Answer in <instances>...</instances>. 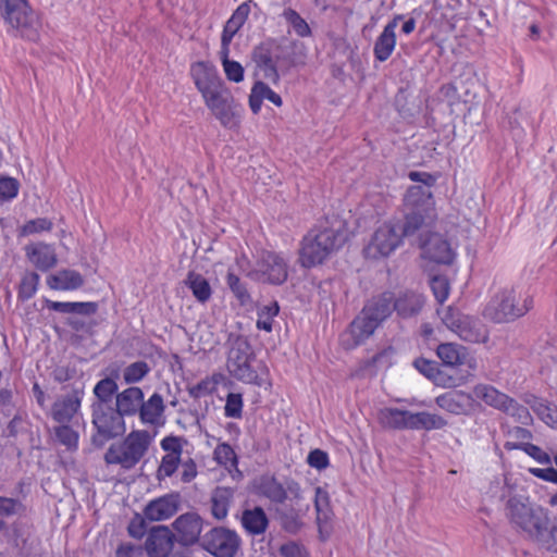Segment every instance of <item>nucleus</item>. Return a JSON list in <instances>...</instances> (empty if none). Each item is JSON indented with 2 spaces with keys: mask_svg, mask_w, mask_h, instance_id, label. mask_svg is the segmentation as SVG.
<instances>
[{
  "mask_svg": "<svg viewBox=\"0 0 557 557\" xmlns=\"http://www.w3.org/2000/svg\"><path fill=\"white\" fill-rule=\"evenodd\" d=\"M403 219L382 223L374 232L363 253L368 259H381L394 252L405 236L414 234L436 219L435 201L426 189L409 187L404 197Z\"/></svg>",
  "mask_w": 557,
  "mask_h": 557,
  "instance_id": "nucleus-1",
  "label": "nucleus"
},
{
  "mask_svg": "<svg viewBox=\"0 0 557 557\" xmlns=\"http://www.w3.org/2000/svg\"><path fill=\"white\" fill-rule=\"evenodd\" d=\"M347 240V231L341 221L321 224L309 231L302 238L299 250V263L304 268L322 264Z\"/></svg>",
  "mask_w": 557,
  "mask_h": 557,
  "instance_id": "nucleus-2",
  "label": "nucleus"
},
{
  "mask_svg": "<svg viewBox=\"0 0 557 557\" xmlns=\"http://www.w3.org/2000/svg\"><path fill=\"white\" fill-rule=\"evenodd\" d=\"M0 15L7 33L29 44H39L42 21L28 0H0Z\"/></svg>",
  "mask_w": 557,
  "mask_h": 557,
  "instance_id": "nucleus-3",
  "label": "nucleus"
},
{
  "mask_svg": "<svg viewBox=\"0 0 557 557\" xmlns=\"http://www.w3.org/2000/svg\"><path fill=\"white\" fill-rule=\"evenodd\" d=\"M534 306L533 296L518 288L495 293L483 310V317L497 324L510 323L524 317Z\"/></svg>",
  "mask_w": 557,
  "mask_h": 557,
  "instance_id": "nucleus-4",
  "label": "nucleus"
},
{
  "mask_svg": "<svg viewBox=\"0 0 557 557\" xmlns=\"http://www.w3.org/2000/svg\"><path fill=\"white\" fill-rule=\"evenodd\" d=\"M393 295L384 293L369 300L351 322L347 335L354 339L352 346L370 337L393 311Z\"/></svg>",
  "mask_w": 557,
  "mask_h": 557,
  "instance_id": "nucleus-5",
  "label": "nucleus"
},
{
  "mask_svg": "<svg viewBox=\"0 0 557 557\" xmlns=\"http://www.w3.org/2000/svg\"><path fill=\"white\" fill-rule=\"evenodd\" d=\"M237 268L251 280L282 284L287 278V260L277 252L263 251L251 268L245 255L236 258Z\"/></svg>",
  "mask_w": 557,
  "mask_h": 557,
  "instance_id": "nucleus-6",
  "label": "nucleus"
},
{
  "mask_svg": "<svg viewBox=\"0 0 557 557\" xmlns=\"http://www.w3.org/2000/svg\"><path fill=\"white\" fill-rule=\"evenodd\" d=\"M154 435L145 430L132 431L123 442L112 444L106 455L108 465H119L123 469H132L147 453Z\"/></svg>",
  "mask_w": 557,
  "mask_h": 557,
  "instance_id": "nucleus-7",
  "label": "nucleus"
},
{
  "mask_svg": "<svg viewBox=\"0 0 557 557\" xmlns=\"http://www.w3.org/2000/svg\"><path fill=\"white\" fill-rule=\"evenodd\" d=\"M507 515L510 521L527 533L529 537L540 535L549 519L545 510L533 505L525 496H512L507 503Z\"/></svg>",
  "mask_w": 557,
  "mask_h": 557,
  "instance_id": "nucleus-8",
  "label": "nucleus"
},
{
  "mask_svg": "<svg viewBox=\"0 0 557 557\" xmlns=\"http://www.w3.org/2000/svg\"><path fill=\"white\" fill-rule=\"evenodd\" d=\"M201 97L206 107L223 127L235 129L239 126L240 110L225 84L201 95Z\"/></svg>",
  "mask_w": 557,
  "mask_h": 557,
  "instance_id": "nucleus-9",
  "label": "nucleus"
},
{
  "mask_svg": "<svg viewBox=\"0 0 557 557\" xmlns=\"http://www.w3.org/2000/svg\"><path fill=\"white\" fill-rule=\"evenodd\" d=\"M473 398L483 400L487 406L504 411L505 413L513 417L521 424H529L532 417L527 407L518 404L506 394L500 393L495 387L479 384L473 388Z\"/></svg>",
  "mask_w": 557,
  "mask_h": 557,
  "instance_id": "nucleus-10",
  "label": "nucleus"
},
{
  "mask_svg": "<svg viewBox=\"0 0 557 557\" xmlns=\"http://www.w3.org/2000/svg\"><path fill=\"white\" fill-rule=\"evenodd\" d=\"M227 370L235 379L249 384H261L257 371L252 367L250 345L243 338L233 342L227 357Z\"/></svg>",
  "mask_w": 557,
  "mask_h": 557,
  "instance_id": "nucleus-11",
  "label": "nucleus"
},
{
  "mask_svg": "<svg viewBox=\"0 0 557 557\" xmlns=\"http://www.w3.org/2000/svg\"><path fill=\"white\" fill-rule=\"evenodd\" d=\"M122 413L109 406V404H96L94 406L92 423L97 429L94 441H107L125 432V422Z\"/></svg>",
  "mask_w": 557,
  "mask_h": 557,
  "instance_id": "nucleus-12",
  "label": "nucleus"
},
{
  "mask_svg": "<svg viewBox=\"0 0 557 557\" xmlns=\"http://www.w3.org/2000/svg\"><path fill=\"white\" fill-rule=\"evenodd\" d=\"M202 545L215 557H234L239 548L240 540L232 530L214 528L205 535Z\"/></svg>",
  "mask_w": 557,
  "mask_h": 557,
  "instance_id": "nucleus-13",
  "label": "nucleus"
},
{
  "mask_svg": "<svg viewBox=\"0 0 557 557\" xmlns=\"http://www.w3.org/2000/svg\"><path fill=\"white\" fill-rule=\"evenodd\" d=\"M176 540L184 546L195 544L202 531V520L196 512H186L178 516L172 523Z\"/></svg>",
  "mask_w": 557,
  "mask_h": 557,
  "instance_id": "nucleus-14",
  "label": "nucleus"
},
{
  "mask_svg": "<svg viewBox=\"0 0 557 557\" xmlns=\"http://www.w3.org/2000/svg\"><path fill=\"white\" fill-rule=\"evenodd\" d=\"M174 546V534L166 525H157L148 532L145 550L149 557H168Z\"/></svg>",
  "mask_w": 557,
  "mask_h": 557,
  "instance_id": "nucleus-15",
  "label": "nucleus"
},
{
  "mask_svg": "<svg viewBox=\"0 0 557 557\" xmlns=\"http://www.w3.org/2000/svg\"><path fill=\"white\" fill-rule=\"evenodd\" d=\"M190 75L200 95L213 90L224 84L215 65L208 61H198L191 64Z\"/></svg>",
  "mask_w": 557,
  "mask_h": 557,
  "instance_id": "nucleus-16",
  "label": "nucleus"
},
{
  "mask_svg": "<svg viewBox=\"0 0 557 557\" xmlns=\"http://www.w3.org/2000/svg\"><path fill=\"white\" fill-rule=\"evenodd\" d=\"M435 404L451 414L467 416L474 408V398L471 394L454 389L438 395L435 398Z\"/></svg>",
  "mask_w": 557,
  "mask_h": 557,
  "instance_id": "nucleus-17",
  "label": "nucleus"
},
{
  "mask_svg": "<svg viewBox=\"0 0 557 557\" xmlns=\"http://www.w3.org/2000/svg\"><path fill=\"white\" fill-rule=\"evenodd\" d=\"M314 509L315 522L318 525L320 537L326 540L332 531L333 510L330 503V495L327 491L321 486L314 490Z\"/></svg>",
  "mask_w": 557,
  "mask_h": 557,
  "instance_id": "nucleus-18",
  "label": "nucleus"
},
{
  "mask_svg": "<svg viewBox=\"0 0 557 557\" xmlns=\"http://www.w3.org/2000/svg\"><path fill=\"white\" fill-rule=\"evenodd\" d=\"M24 251L28 262L39 271L47 272L58 263L55 249L50 244L32 243L25 246Z\"/></svg>",
  "mask_w": 557,
  "mask_h": 557,
  "instance_id": "nucleus-19",
  "label": "nucleus"
},
{
  "mask_svg": "<svg viewBox=\"0 0 557 557\" xmlns=\"http://www.w3.org/2000/svg\"><path fill=\"white\" fill-rule=\"evenodd\" d=\"M424 258L436 263H450L455 258V250L440 234H432L422 245Z\"/></svg>",
  "mask_w": 557,
  "mask_h": 557,
  "instance_id": "nucleus-20",
  "label": "nucleus"
},
{
  "mask_svg": "<svg viewBox=\"0 0 557 557\" xmlns=\"http://www.w3.org/2000/svg\"><path fill=\"white\" fill-rule=\"evenodd\" d=\"M178 505V496L169 494L149 502L144 513L150 521H163L170 519L177 512Z\"/></svg>",
  "mask_w": 557,
  "mask_h": 557,
  "instance_id": "nucleus-21",
  "label": "nucleus"
},
{
  "mask_svg": "<svg viewBox=\"0 0 557 557\" xmlns=\"http://www.w3.org/2000/svg\"><path fill=\"white\" fill-rule=\"evenodd\" d=\"M164 409L162 396L153 393L148 400H143L138 410L141 423L153 428H162L165 424Z\"/></svg>",
  "mask_w": 557,
  "mask_h": 557,
  "instance_id": "nucleus-22",
  "label": "nucleus"
},
{
  "mask_svg": "<svg viewBox=\"0 0 557 557\" xmlns=\"http://www.w3.org/2000/svg\"><path fill=\"white\" fill-rule=\"evenodd\" d=\"M401 18L400 15L395 16L385 25L383 32L375 40L373 53L375 59L380 62L386 61L392 55L396 47V28Z\"/></svg>",
  "mask_w": 557,
  "mask_h": 557,
  "instance_id": "nucleus-23",
  "label": "nucleus"
},
{
  "mask_svg": "<svg viewBox=\"0 0 557 557\" xmlns=\"http://www.w3.org/2000/svg\"><path fill=\"white\" fill-rule=\"evenodd\" d=\"M461 339L470 343H485L488 339V329L479 319L463 315L455 332Z\"/></svg>",
  "mask_w": 557,
  "mask_h": 557,
  "instance_id": "nucleus-24",
  "label": "nucleus"
},
{
  "mask_svg": "<svg viewBox=\"0 0 557 557\" xmlns=\"http://www.w3.org/2000/svg\"><path fill=\"white\" fill-rule=\"evenodd\" d=\"M251 1H246L238 5L232 16L224 25L221 37V49H230L234 36L243 27L250 13Z\"/></svg>",
  "mask_w": 557,
  "mask_h": 557,
  "instance_id": "nucleus-25",
  "label": "nucleus"
},
{
  "mask_svg": "<svg viewBox=\"0 0 557 557\" xmlns=\"http://www.w3.org/2000/svg\"><path fill=\"white\" fill-rule=\"evenodd\" d=\"M83 275L70 269L60 270L47 277V285L55 290H76L84 285Z\"/></svg>",
  "mask_w": 557,
  "mask_h": 557,
  "instance_id": "nucleus-26",
  "label": "nucleus"
},
{
  "mask_svg": "<svg viewBox=\"0 0 557 557\" xmlns=\"http://www.w3.org/2000/svg\"><path fill=\"white\" fill-rule=\"evenodd\" d=\"M447 421L440 414L431 413L426 411L407 413V425L408 430H440L445 428Z\"/></svg>",
  "mask_w": 557,
  "mask_h": 557,
  "instance_id": "nucleus-27",
  "label": "nucleus"
},
{
  "mask_svg": "<svg viewBox=\"0 0 557 557\" xmlns=\"http://www.w3.org/2000/svg\"><path fill=\"white\" fill-rule=\"evenodd\" d=\"M263 99L269 100L276 107L283 104L281 96L273 91L267 84L259 81L255 83L249 95V107L255 114L260 112Z\"/></svg>",
  "mask_w": 557,
  "mask_h": 557,
  "instance_id": "nucleus-28",
  "label": "nucleus"
},
{
  "mask_svg": "<svg viewBox=\"0 0 557 557\" xmlns=\"http://www.w3.org/2000/svg\"><path fill=\"white\" fill-rule=\"evenodd\" d=\"M423 296L418 293H404L395 301L392 307L396 310L400 318H410L416 315L423 307Z\"/></svg>",
  "mask_w": 557,
  "mask_h": 557,
  "instance_id": "nucleus-29",
  "label": "nucleus"
},
{
  "mask_svg": "<svg viewBox=\"0 0 557 557\" xmlns=\"http://www.w3.org/2000/svg\"><path fill=\"white\" fill-rule=\"evenodd\" d=\"M144 400V393L139 387H128L116 395V410L122 416L135 414Z\"/></svg>",
  "mask_w": 557,
  "mask_h": 557,
  "instance_id": "nucleus-30",
  "label": "nucleus"
},
{
  "mask_svg": "<svg viewBox=\"0 0 557 557\" xmlns=\"http://www.w3.org/2000/svg\"><path fill=\"white\" fill-rule=\"evenodd\" d=\"M185 284L191 290L198 302L205 304L212 296V288L209 281L199 273L189 272Z\"/></svg>",
  "mask_w": 557,
  "mask_h": 557,
  "instance_id": "nucleus-31",
  "label": "nucleus"
},
{
  "mask_svg": "<svg viewBox=\"0 0 557 557\" xmlns=\"http://www.w3.org/2000/svg\"><path fill=\"white\" fill-rule=\"evenodd\" d=\"M242 524L250 534H261L268 527V518L263 509L256 507L243 512Z\"/></svg>",
  "mask_w": 557,
  "mask_h": 557,
  "instance_id": "nucleus-32",
  "label": "nucleus"
},
{
  "mask_svg": "<svg viewBox=\"0 0 557 557\" xmlns=\"http://www.w3.org/2000/svg\"><path fill=\"white\" fill-rule=\"evenodd\" d=\"M256 488L259 494L275 503H283L286 498V492L282 484L271 476L260 478L256 483Z\"/></svg>",
  "mask_w": 557,
  "mask_h": 557,
  "instance_id": "nucleus-33",
  "label": "nucleus"
},
{
  "mask_svg": "<svg viewBox=\"0 0 557 557\" xmlns=\"http://www.w3.org/2000/svg\"><path fill=\"white\" fill-rule=\"evenodd\" d=\"M79 406V400L74 397L61 398L52 407L53 419L60 423L69 422L73 419Z\"/></svg>",
  "mask_w": 557,
  "mask_h": 557,
  "instance_id": "nucleus-34",
  "label": "nucleus"
},
{
  "mask_svg": "<svg viewBox=\"0 0 557 557\" xmlns=\"http://www.w3.org/2000/svg\"><path fill=\"white\" fill-rule=\"evenodd\" d=\"M436 354L443 363L449 367L462 364L467 356L465 347L451 343L441 344Z\"/></svg>",
  "mask_w": 557,
  "mask_h": 557,
  "instance_id": "nucleus-35",
  "label": "nucleus"
},
{
  "mask_svg": "<svg viewBox=\"0 0 557 557\" xmlns=\"http://www.w3.org/2000/svg\"><path fill=\"white\" fill-rule=\"evenodd\" d=\"M232 498L233 491L228 487H218L213 492L211 511L214 518H226Z\"/></svg>",
  "mask_w": 557,
  "mask_h": 557,
  "instance_id": "nucleus-36",
  "label": "nucleus"
},
{
  "mask_svg": "<svg viewBox=\"0 0 557 557\" xmlns=\"http://www.w3.org/2000/svg\"><path fill=\"white\" fill-rule=\"evenodd\" d=\"M407 413L408 410L384 408L380 410L379 419L385 428L404 430L407 425Z\"/></svg>",
  "mask_w": 557,
  "mask_h": 557,
  "instance_id": "nucleus-37",
  "label": "nucleus"
},
{
  "mask_svg": "<svg viewBox=\"0 0 557 557\" xmlns=\"http://www.w3.org/2000/svg\"><path fill=\"white\" fill-rule=\"evenodd\" d=\"M48 308L62 313L89 314L95 312L96 305L92 302L49 301Z\"/></svg>",
  "mask_w": 557,
  "mask_h": 557,
  "instance_id": "nucleus-38",
  "label": "nucleus"
},
{
  "mask_svg": "<svg viewBox=\"0 0 557 557\" xmlns=\"http://www.w3.org/2000/svg\"><path fill=\"white\" fill-rule=\"evenodd\" d=\"M228 55L230 49L220 50V59L225 76L233 83H240L244 81V67L239 62L231 60Z\"/></svg>",
  "mask_w": 557,
  "mask_h": 557,
  "instance_id": "nucleus-39",
  "label": "nucleus"
},
{
  "mask_svg": "<svg viewBox=\"0 0 557 557\" xmlns=\"http://www.w3.org/2000/svg\"><path fill=\"white\" fill-rule=\"evenodd\" d=\"M283 17L297 36L309 37L311 35V28L309 24L295 10H284Z\"/></svg>",
  "mask_w": 557,
  "mask_h": 557,
  "instance_id": "nucleus-40",
  "label": "nucleus"
},
{
  "mask_svg": "<svg viewBox=\"0 0 557 557\" xmlns=\"http://www.w3.org/2000/svg\"><path fill=\"white\" fill-rule=\"evenodd\" d=\"M280 307L277 302H271L262 306L258 310L257 327L265 332H271L273 320L278 314Z\"/></svg>",
  "mask_w": 557,
  "mask_h": 557,
  "instance_id": "nucleus-41",
  "label": "nucleus"
},
{
  "mask_svg": "<svg viewBox=\"0 0 557 557\" xmlns=\"http://www.w3.org/2000/svg\"><path fill=\"white\" fill-rule=\"evenodd\" d=\"M53 223L47 218H37L27 221L18 230V234L22 237L49 232L52 228Z\"/></svg>",
  "mask_w": 557,
  "mask_h": 557,
  "instance_id": "nucleus-42",
  "label": "nucleus"
},
{
  "mask_svg": "<svg viewBox=\"0 0 557 557\" xmlns=\"http://www.w3.org/2000/svg\"><path fill=\"white\" fill-rule=\"evenodd\" d=\"M413 366L420 373H422L423 375H425L429 379H433L436 382V384H438V385H443L444 387H453L456 385V383L453 379H448L447 382L442 383L438 379L435 377L437 369H436V362H434V361H430L428 359L420 358L413 362Z\"/></svg>",
  "mask_w": 557,
  "mask_h": 557,
  "instance_id": "nucleus-43",
  "label": "nucleus"
},
{
  "mask_svg": "<svg viewBox=\"0 0 557 557\" xmlns=\"http://www.w3.org/2000/svg\"><path fill=\"white\" fill-rule=\"evenodd\" d=\"M116 391L117 384L114 380L107 377L99 381L94 388V393L98 398L97 404H108Z\"/></svg>",
  "mask_w": 557,
  "mask_h": 557,
  "instance_id": "nucleus-44",
  "label": "nucleus"
},
{
  "mask_svg": "<svg viewBox=\"0 0 557 557\" xmlns=\"http://www.w3.org/2000/svg\"><path fill=\"white\" fill-rule=\"evenodd\" d=\"M507 442L505 448L508 450L519 449L521 443H529L532 438V433L521 426H515L507 432Z\"/></svg>",
  "mask_w": 557,
  "mask_h": 557,
  "instance_id": "nucleus-45",
  "label": "nucleus"
},
{
  "mask_svg": "<svg viewBox=\"0 0 557 557\" xmlns=\"http://www.w3.org/2000/svg\"><path fill=\"white\" fill-rule=\"evenodd\" d=\"M149 367L145 361H136L127 366L123 371L124 382L127 384L141 381L149 372Z\"/></svg>",
  "mask_w": 557,
  "mask_h": 557,
  "instance_id": "nucleus-46",
  "label": "nucleus"
},
{
  "mask_svg": "<svg viewBox=\"0 0 557 557\" xmlns=\"http://www.w3.org/2000/svg\"><path fill=\"white\" fill-rule=\"evenodd\" d=\"M226 283L242 305L249 302L250 295L246 286L240 282L239 277L234 273L232 269L228 270Z\"/></svg>",
  "mask_w": 557,
  "mask_h": 557,
  "instance_id": "nucleus-47",
  "label": "nucleus"
},
{
  "mask_svg": "<svg viewBox=\"0 0 557 557\" xmlns=\"http://www.w3.org/2000/svg\"><path fill=\"white\" fill-rule=\"evenodd\" d=\"M431 289L434 297L440 304L447 300L450 293V283L445 275H434L430 281Z\"/></svg>",
  "mask_w": 557,
  "mask_h": 557,
  "instance_id": "nucleus-48",
  "label": "nucleus"
},
{
  "mask_svg": "<svg viewBox=\"0 0 557 557\" xmlns=\"http://www.w3.org/2000/svg\"><path fill=\"white\" fill-rule=\"evenodd\" d=\"M20 190L17 180L10 176H0V202H8L16 198Z\"/></svg>",
  "mask_w": 557,
  "mask_h": 557,
  "instance_id": "nucleus-49",
  "label": "nucleus"
},
{
  "mask_svg": "<svg viewBox=\"0 0 557 557\" xmlns=\"http://www.w3.org/2000/svg\"><path fill=\"white\" fill-rule=\"evenodd\" d=\"M214 460L224 467H236L237 458L234 449L226 443L219 444L214 449Z\"/></svg>",
  "mask_w": 557,
  "mask_h": 557,
  "instance_id": "nucleus-50",
  "label": "nucleus"
},
{
  "mask_svg": "<svg viewBox=\"0 0 557 557\" xmlns=\"http://www.w3.org/2000/svg\"><path fill=\"white\" fill-rule=\"evenodd\" d=\"M530 539L535 541L542 548L557 553V532L550 530L548 524H545L540 535H532Z\"/></svg>",
  "mask_w": 557,
  "mask_h": 557,
  "instance_id": "nucleus-51",
  "label": "nucleus"
},
{
  "mask_svg": "<svg viewBox=\"0 0 557 557\" xmlns=\"http://www.w3.org/2000/svg\"><path fill=\"white\" fill-rule=\"evenodd\" d=\"M539 418L549 428L557 430V406L540 403L535 408Z\"/></svg>",
  "mask_w": 557,
  "mask_h": 557,
  "instance_id": "nucleus-52",
  "label": "nucleus"
},
{
  "mask_svg": "<svg viewBox=\"0 0 557 557\" xmlns=\"http://www.w3.org/2000/svg\"><path fill=\"white\" fill-rule=\"evenodd\" d=\"M243 396L238 393H230L226 397L224 414L227 418H240L243 412Z\"/></svg>",
  "mask_w": 557,
  "mask_h": 557,
  "instance_id": "nucleus-53",
  "label": "nucleus"
},
{
  "mask_svg": "<svg viewBox=\"0 0 557 557\" xmlns=\"http://www.w3.org/2000/svg\"><path fill=\"white\" fill-rule=\"evenodd\" d=\"M181 456L182 455L165 454L158 468V476L162 479L173 475L178 468Z\"/></svg>",
  "mask_w": 557,
  "mask_h": 557,
  "instance_id": "nucleus-54",
  "label": "nucleus"
},
{
  "mask_svg": "<svg viewBox=\"0 0 557 557\" xmlns=\"http://www.w3.org/2000/svg\"><path fill=\"white\" fill-rule=\"evenodd\" d=\"M40 276L36 272L27 273L23 276L18 294L23 298H30L37 292Z\"/></svg>",
  "mask_w": 557,
  "mask_h": 557,
  "instance_id": "nucleus-55",
  "label": "nucleus"
},
{
  "mask_svg": "<svg viewBox=\"0 0 557 557\" xmlns=\"http://www.w3.org/2000/svg\"><path fill=\"white\" fill-rule=\"evenodd\" d=\"M519 450H522L523 453H525L528 456H530L531 458H533L536 462L541 463V465H550L552 463V458L550 456L544 451L541 447L534 445V444H531V443H521V445L519 446Z\"/></svg>",
  "mask_w": 557,
  "mask_h": 557,
  "instance_id": "nucleus-56",
  "label": "nucleus"
},
{
  "mask_svg": "<svg viewBox=\"0 0 557 557\" xmlns=\"http://www.w3.org/2000/svg\"><path fill=\"white\" fill-rule=\"evenodd\" d=\"M437 313L441 317L444 325L454 333L457 330L459 321L463 318V314H461L457 309H454L453 307L438 310Z\"/></svg>",
  "mask_w": 557,
  "mask_h": 557,
  "instance_id": "nucleus-57",
  "label": "nucleus"
},
{
  "mask_svg": "<svg viewBox=\"0 0 557 557\" xmlns=\"http://www.w3.org/2000/svg\"><path fill=\"white\" fill-rule=\"evenodd\" d=\"M55 436L60 443L67 448H76L78 444V434L67 425H61L55 429Z\"/></svg>",
  "mask_w": 557,
  "mask_h": 557,
  "instance_id": "nucleus-58",
  "label": "nucleus"
},
{
  "mask_svg": "<svg viewBox=\"0 0 557 557\" xmlns=\"http://www.w3.org/2000/svg\"><path fill=\"white\" fill-rule=\"evenodd\" d=\"M185 440L181 436L169 435L161 440L160 446L165 454L182 455Z\"/></svg>",
  "mask_w": 557,
  "mask_h": 557,
  "instance_id": "nucleus-59",
  "label": "nucleus"
},
{
  "mask_svg": "<svg viewBox=\"0 0 557 557\" xmlns=\"http://www.w3.org/2000/svg\"><path fill=\"white\" fill-rule=\"evenodd\" d=\"M408 177L412 182L422 183V185H414L413 187H420V188L426 189L428 193L430 194L431 198H433L430 187L433 186L437 180V177L435 175H432L428 172L411 171L408 174ZM432 200L434 201V199H432Z\"/></svg>",
  "mask_w": 557,
  "mask_h": 557,
  "instance_id": "nucleus-60",
  "label": "nucleus"
},
{
  "mask_svg": "<svg viewBox=\"0 0 557 557\" xmlns=\"http://www.w3.org/2000/svg\"><path fill=\"white\" fill-rule=\"evenodd\" d=\"M307 462L310 467L321 471L329 467L330 458L329 455L321 449H314L309 453Z\"/></svg>",
  "mask_w": 557,
  "mask_h": 557,
  "instance_id": "nucleus-61",
  "label": "nucleus"
},
{
  "mask_svg": "<svg viewBox=\"0 0 557 557\" xmlns=\"http://www.w3.org/2000/svg\"><path fill=\"white\" fill-rule=\"evenodd\" d=\"M146 522L140 515H135L128 523L127 532L133 539L140 540L146 533Z\"/></svg>",
  "mask_w": 557,
  "mask_h": 557,
  "instance_id": "nucleus-62",
  "label": "nucleus"
},
{
  "mask_svg": "<svg viewBox=\"0 0 557 557\" xmlns=\"http://www.w3.org/2000/svg\"><path fill=\"white\" fill-rule=\"evenodd\" d=\"M281 554L283 557H308L306 548L294 542L283 545Z\"/></svg>",
  "mask_w": 557,
  "mask_h": 557,
  "instance_id": "nucleus-63",
  "label": "nucleus"
},
{
  "mask_svg": "<svg viewBox=\"0 0 557 557\" xmlns=\"http://www.w3.org/2000/svg\"><path fill=\"white\" fill-rule=\"evenodd\" d=\"M141 555L143 548L132 543L121 544L115 552L116 557H141Z\"/></svg>",
  "mask_w": 557,
  "mask_h": 557,
  "instance_id": "nucleus-64",
  "label": "nucleus"
}]
</instances>
